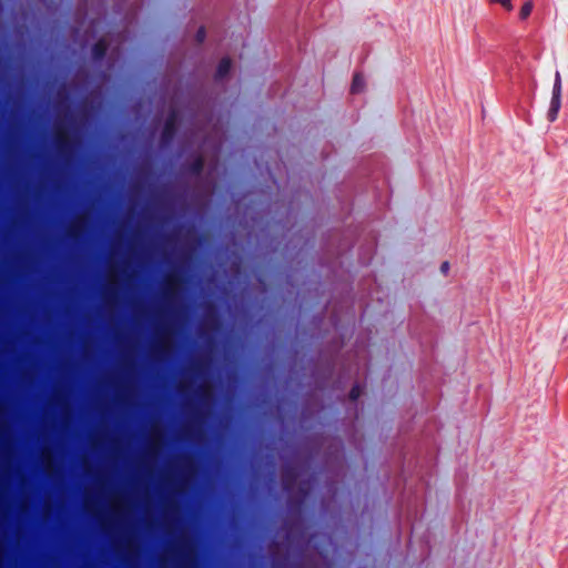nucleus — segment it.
<instances>
[{
    "mask_svg": "<svg viewBox=\"0 0 568 568\" xmlns=\"http://www.w3.org/2000/svg\"><path fill=\"white\" fill-rule=\"evenodd\" d=\"M82 233L81 223L77 221L68 230V236L72 240H78Z\"/></svg>",
    "mask_w": 568,
    "mask_h": 568,
    "instance_id": "obj_11",
    "label": "nucleus"
},
{
    "mask_svg": "<svg viewBox=\"0 0 568 568\" xmlns=\"http://www.w3.org/2000/svg\"><path fill=\"white\" fill-rule=\"evenodd\" d=\"M361 394H362V388H361V386H359L358 384H355V385L351 388V390H349V399H351V400H353V402H355V400H357V399L359 398Z\"/></svg>",
    "mask_w": 568,
    "mask_h": 568,
    "instance_id": "obj_13",
    "label": "nucleus"
},
{
    "mask_svg": "<svg viewBox=\"0 0 568 568\" xmlns=\"http://www.w3.org/2000/svg\"><path fill=\"white\" fill-rule=\"evenodd\" d=\"M561 90H562L561 75H560L559 71H556L554 87H552V94H551V100H550V106H549V110L547 113V119L550 122H554L557 119L559 110L561 108Z\"/></svg>",
    "mask_w": 568,
    "mask_h": 568,
    "instance_id": "obj_2",
    "label": "nucleus"
},
{
    "mask_svg": "<svg viewBox=\"0 0 568 568\" xmlns=\"http://www.w3.org/2000/svg\"><path fill=\"white\" fill-rule=\"evenodd\" d=\"M186 171L192 175H200L204 169V159L202 155H197L186 165Z\"/></svg>",
    "mask_w": 568,
    "mask_h": 568,
    "instance_id": "obj_7",
    "label": "nucleus"
},
{
    "mask_svg": "<svg viewBox=\"0 0 568 568\" xmlns=\"http://www.w3.org/2000/svg\"><path fill=\"white\" fill-rule=\"evenodd\" d=\"M184 557H185V560H190V552L187 551Z\"/></svg>",
    "mask_w": 568,
    "mask_h": 568,
    "instance_id": "obj_20",
    "label": "nucleus"
},
{
    "mask_svg": "<svg viewBox=\"0 0 568 568\" xmlns=\"http://www.w3.org/2000/svg\"><path fill=\"white\" fill-rule=\"evenodd\" d=\"M108 48H109V44L106 42V40L104 39H99L93 45H92V49H91V54H92V59L95 61V62H100L104 59V57L106 55V52H108Z\"/></svg>",
    "mask_w": 568,
    "mask_h": 568,
    "instance_id": "obj_6",
    "label": "nucleus"
},
{
    "mask_svg": "<svg viewBox=\"0 0 568 568\" xmlns=\"http://www.w3.org/2000/svg\"><path fill=\"white\" fill-rule=\"evenodd\" d=\"M298 473L293 467H287L282 474V487L286 493H291L295 486Z\"/></svg>",
    "mask_w": 568,
    "mask_h": 568,
    "instance_id": "obj_5",
    "label": "nucleus"
},
{
    "mask_svg": "<svg viewBox=\"0 0 568 568\" xmlns=\"http://www.w3.org/2000/svg\"><path fill=\"white\" fill-rule=\"evenodd\" d=\"M114 293H115V290H114L111 285H110V286H108V288H106V294H108L109 296H112V295H114Z\"/></svg>",
    "mask_w": 568,
    "mask_h": 568,
    "instance_id": "obj_18",
    "label": "nucleus"
},
{
    "mask_svg": "<svg viewBox=\"0 0 568 568\" xmlns=\"http://www.w3.org/2000/svg\"><path fill=\"white\" fill-rule=\"evenodd\" d=\"M200 368H201V364L200 363L194 364V371L199 372Z\"/></svg>",
    "mask_w": 568,
    "mask_h": 568,
    "instance_id": "obj_19",
    "label": "nucleus"
},
{
    "mask_svg": "<svg viewBox=\"0 0 568 568\" xmlns=\"http://www.w3.org/2000/svg\"><path fill=\"white\" fill-rule=\"evenodd\" d=\"M298 494H300V497L298 498H292L290 500V506L291 508H301L304 503H305V499L308 497L310 495V488L306 486V485H301L298 487Z\"/></svg>",
    "mask_w": 568,
    "mask_h": 568,
    "instance_id": "obj_8",
    "label": "nucleus"
},
{
    "mask_svg": "<svg viewBox=\"0 0 568 568\" xmlns=\"http://www.w3.org/2000/svg\"><path fill=\"white\" fill-rule=\"evenodd\" d=\"M178 121L179 112L173 109L169 112L161 132L160 142L162 146L172 144L178 132Z\"/></svg>",
    "mask_w": 568,
    "mask_h": 568,
    "instance_id": "obj_1",
    "label": "nucleus"
},
{
    "mask_svg": "<svg viewBox=\"0 0 568 568\" xmlns=\"http://www.w3.org/2000/svg\"><path fill=\"white\" fill-rule=\"evenodd\" d=\"M54 146L59 155L63 158H68L72 150V142L71 139L65 131H59L57 132L54 136Z\"/></svg>",
    "mask_w": 568,
    "mask_h": 568,
    "instance_id": "obj_4",
    "label": "nucleus"
},
{
    "mask_svg": "<svg viewBox=\"0 0 568 568\" xmlns=\"http://www.w3.org/2000/svg\"><path fill=\"white\" fill-rule=\"evenodd\" d=\"M231 67H232L231 59L227 57L223 58L217 65V69L215 72V79L221 80V79L225 78L231 70Z\"/></svg>",
    "mask_w": 568,
    "mask_h": 568,
    "instance_id": "obj_9",
    "label": "nucleus"
},
{
    "mask_svg": "<svg viewBox=\"0 0 568 568\" xmlns=\"http://www.w3.org/2000/svg\"><path fill=\"white\" fill-rule=\"evenodd\" d=\"M448 270H449V263L447 261L443 262L440 265V272L443 274H447Z\"/></svg>",
    "mask_w": 568,
    "mask_h": 568,
    "instance_id": "obj_16",
    "label": "nucleus"
},
{
    "mask_svg": "<svg viewBox=\"0 0 568 568\" xmlns=\"http://www.w3.org/2000/svg\"><path fill=\"white\" fill-rule=\"evenodd\" d=\"M182 278L174 272L170 273L164 281L162 295L168 303L172 302L178 293Z\"/></svg>",
    "mask_w": 568,
    "mask_h": 568,
    "instance_id": "obj_3",
    "label": "nucleus"
},
{
    "mask_svg": "<svg viewBox=\"0 0 568 568\" xmlns=\"http://www.w3.org/2000/svg\"><path fill=\"white\" fill-rule=\"evenodd\" d=\"M532 9H534V3H532V1H531V0L526 1V2L523 4V7L520 8V11H519V18H520V20H526V19L530 16V13H531Z\"/></svg>",
    "mask_w": 568,
    "mask_h": 568,
    "instance_id": "obj_12",
    "label": "nucleus"
},
{
    "mask_svg": "<svg viewBox=\"0 0 568 568\" xmlns=\"http://www.w3.org/2000/svg\"><path fill=\"white\" fill-rule=\"evenodd\" d=\"M206 38V31L204 27H200L195 34V40L197 43H203Z\"/></svg>",
    "mask_w": 568,
    "mask_h": 568,
    "instance_id": "obj_15",
    "label": "nucleus"
},
{
    "mask_svg": "<svg viewBox=\"0 0 568 568\" xmlns=\"http://www.w3.org/2000/svg\"><path fill=\"white\" fill-rule=\"evenodd\" d=\"M199 396L201 399L206 397V388L203 385L199 387Z\"/></svg>",
    "mask_w": 568,
    "mask_h": 568,
    "instance_id": "obj_17",
    "label": "nucleus"
},
{
    "mask_svg": "<svg viewBox=\"0 0 568 568\" xmlns=\"http://www.w3.org/2000/svg\"><path fill=\"white\" fill-rule=\"evenodd\" d=\"M364 87H365L364 78L359 73L354 74L352 85H351V92L359 93L363 91Z\"/></svg>",
    "mask_w": 568,
    "mask_h": 568,
    "instance_id": "obj_10",
    "label": "nucleus"
},
{
    "mask_svg": "<svg viewBox=\"0 0 568 568\" xmlns=\"http://www.w3.org/2000/svg\"><path fill=\"white\" fill-rule=\"evenodd\" d=\"M490 3H499L507 11L514 9L511 0H490Z\"/></svg>",
    "mask_w": 568,
    "mask_h": 568,
    "instance_id": "obj_14",
    "label": "nucleus"
}]
</instances>
